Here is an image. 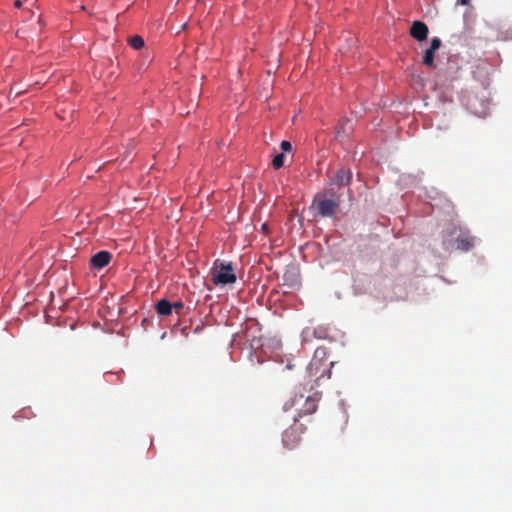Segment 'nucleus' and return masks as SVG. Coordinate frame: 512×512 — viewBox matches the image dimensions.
<instances>
[{
	"instance_id": "1",
	"label": "nucleus",
	"mask_w": 512,
	"mask_h": 512,
	"mask_svg": "<svg viewBox=\"0 0 512 512\" xmlns=\"http://www.w3.org/2000/svg\"><path fill=\"white\" fill-rule=\"evenodd\" d=\"M319 399L320 396L318 395V393L307 396H304L303 394H295L293 397H291L284 403L283 409L285 411L294 409V421L299 422L300 418L306 415H311L316 412L318 408Z\"/></svg>"
},
{
	"instance_id": "2",
	"label": "nucleus",
	"mask_w": 512,
	"mask_h": 512,
	"mask_svg": "<svg viewBox=\"0 0 512 512\" xmlns=\"http://www.w3.org/2000/svg\"><path fill=\"white\" fill-rule=\"evenodd\" d=\"M211 277L212 282L216 286L234 284L237 280L236 274L234 272V267L230 262L225 263L216 261L211 270Z\"/></svg>"
},
{
	"instance_id": "3",
	"label": "nucleus",
	"mask_w": 512,
	"mask_h": 512,
	"mask_svg": "<svg viewBox=\"0 0 512 512\" xmlns=\"http://www.w3.org/2000/svg\"><path fill=\"white\" fill-rule=\"evenodd\" d=\"M339 199L326 198L324 194H317L312 202L311 208L317 211L321 217H331L339 207Z\"/></svg>"
},
{
	"instance_id": "4",
	"label": "nucleus",
	"mask_w": 512,
	"mask_h": 512,
	"mask_svg": "<svg viewBox=\"0 0 512 512\" xmlns=\"http://www.w3.org/2000/svg\"><path fill=\"white\" fill-rule=\"evenodd\" d=\"M306 428L295 422L283 432L282 443L287 449H294L301 441V435L304 433Z\"/></svg>"
},
{
	"instance_id": "5",
	"label": "nucleus",
	"mask_w": 512,
	"mask_h": 512,
	"mask_svg": "<svg viewBox=\"0 0 512 512\" xmlns=\"http://www.w3.org/2000/svg\"><path fill=\"white\" fill-rule=\"evenodd\" d=\"M441 46V40L438 37H434L431 40L430 47L425 50L422 63L427 66L428 68H434V55L435 52L440 48Z\"/></svg>"
},
{
	"instance_id": "6",
	"label": "nucleus",
	"mask_w": 512,
	"mask_h": 512,
	"mask_svg": "<svg viewBox=\"0 0 512 512\" xmlns=\"http://www.w3.org/2000/svg\"><path fill=\"white\" fill-rule=\"evenodd\" d=\"M428 33V26L422 21H414L410 27V35L419 42L426 40Z\"/></svg>"
},
{
	"instance_id": "7",
	"label": "nucleus",
	"mask_w": 512,
	"mask_h": 512,
	"mask_svg": "<svg viewBox=\"0 0 512 512\" xmlns=\"http://www.w3.org/2000/svg\"><path fill=\"white\" fill-rule=\"evenodd\" d=\"M112 259V255L110 252L102 250L97 252L95 255L91 257V265L95 269H102L106 267Z\"/></svg>"
},
{
	"instance_id": "8",
	"label": "nucleus",
	"mask_w": 512,
	"mask_h": 512,
	"mask_svg": "<svg viewBox=\"0 0 512 512\" xmlns=\"http://www.w3.org/2000/svg\"><path fill=\"white\" fill-rule=\"evenodd\" d=\"M352 131L351 121L348 119L341 120L336 127V138L340 142H344L348 139L350 133Z\"/></svg>"
},
{
	"instance_id": "9",
	"label": "nucleus",
	"mask_w": 512,
	"mask_h": 512,
	"mask_svg": "<svg viewBox=\"0 0 512 512\" xmlns=\"http://www.w3.org/2000/svg\"><path fill=\"white\" fill-rule=\"evenodd\" d=\"M475 243V238L467 232H461L456 239L457 249L469 251Z\"/></svg>"
},
{
	"instance_id": "10",
	"label": "nucleus",
	"mask_w": 512,
	"mask_h": 512,
	"mask_svg": "<svg viewBox=\"0 0 512 512\" xmlns=\"http://www.w3.org/2000/svg\"><path fill=\"white\" fill-rule=\"evenodd\" d=\"M352 179V172L350 169L341 168L336 172L333 183L338 186H347L350 184Z\"/></svg>"
},
{
	"instance_id": "11",
	"label": "nucleus",
	"mask_w": 512,
	"mask_h": 512,
	"mask_svg": "<svg viewBox=\"0 0 512 512\" xmlns=\"http://www.w3.org/2000/svg\"><path fill=\"white\" fill-rule=\"evenodd\" d=\"M326 357V350L325 348H317L314 352L313 359L311 360L308 371L310 375H316V373H313V369H318L321 365V361Z\"/></svg>"
},
{
	"instance_id": "12",
	"label": "nucleus",
	"mask_w": 512,
	"mask_h": 512,
	"mask_svg": "<svg viewBox=\"0 0 512 512\" xmlns=\"http://www.w3.org/2000/svg\"><path fill=\"white\" fill-rule=\"evenodd\" d=\"M155 310L160 316H168L172 313L173 306L168 300L161 299L156 303Z\"/></svg>"
},
{
	"instance_id": "13",
	"label": "nucleus",
	"mask_w": 512,
	"mask_h": 512,
	"mask_svg": "<svg viewBox=\"0 0 512 512\" xmlns=\"http://www.w3.org/2000/svg\"><path fill=\"white\" fill-rule=\"evenodd\" d=\"M476 101H477L476 98L469 99L468 105H469L470 109L472 110V112L474 114H476L478 116H485L487 114L488 102L485 100L481 101L480 108L478 109L476 106Z\"/></svg>"
},
{
	"instance_id": "14",
	"label": "nucleus",
	"mask_w": 512,
	"mask_h": 512,
	"mask_svg": "<svg viewBox=\"0 0 512 512\" xmlns=\"http://www.w3.org/2000/svg\"><path fill=\"white\" fill-rule=\"evenodd\" d=\"M129 44L134 49H141L144 46V40L141 36L135 35L129 39Z\"/></svg>"
},
{
	"instance_id": "15",
	"label": "nucleus",
	"mask_w": 512,
	"mask_h": 512,
	"mask_svg": "<svg viewBox=\"0 0 512 512\" xmlns=\"http://www.w3.org/2000/svg\"><path fill=\"white\" fill-rule=\"evenodd\" d=\"M284 154L283 153H280V154H277L273 160H272V165L275 169H279L283 166L284 164Z\"/></svg>"
},
{
	"instance_id": "16",
	"label": "nucleus",
	"mask_w": 512,
	"mask_h": 512,
	"mask_svg": "<svg viewBox=\"0 0 512 512\" xmlns=\"http://www.w3.org/2000/svg\"><path fill=\"white\" fill-rule=\"evenodd\" d=\"M280 147L285 152L291 151V149H292L291 143L287 140H283L280 144Z\"/></svg>"
},
{
	"instance_id": "17",
	"label": "nucleus",
	"mask_w": 512,
	"mask_h": 512,
	"mask_svg": "<svg viewBox=\"0 0 512 512\" xmlns=\"http://www.w3.org/2000/svg\"><path fill=\"white\" fill-rule=\"evenodd\" d=\"M172 306L177 313H179L184 308V304L180 301L173 303Z\"/></svg>"
},
{
	"instance_id": "18",
	"label": "nucleus",
	"mask_w": 512,
	"mask_h": 512,
	"mask_svg": "<svg viewBox=\"0 0 512 512\" xmlns=\"http://www.w3.org/2000/svg\"><path fill=\"white\" fill-rule=\"evenodd\" d=\"M10 93H14V94H15V96H17V95L21 94V93H22V91H21V90H19L17 87L12 86V87H11V89H10Z\"/></svg>"
},
{
	"instance_id": "19",
	"label": "nucleus",
	"mask_w": 512,
	"mask_h": 512,
	"mask_svg": "<svg viewBox=\"0 0 512 512\" xmlns=\"http://www.w3.org/2000/svg\"><path fill=\"white\" fill-rule=\"evenodd\" d=\"M471 0H457V5H469Z\"/></svg>"
},
{
	"instance_id": "20",
	"label": "nucleus",
	"mask_w": 512,
	"mask_h": 512,
	"mask_svg": "<svg viewBox=\"0 0 512 512\" xmlns=\"http://www.w3.org/2000/svg\"><path fill=\"white\" fill-rule=\"evenodd\" d=\"M318 370H319V368L318 369H316V368L313 369V373H316V375H314V376L317 377V378L322 377L323 374H325V371H322V373L320 375H318Z\"/></svg>"
},
{
	"instance_id": "21",
	"label": "nucleus",
	"mask_w": 512,
	"mask_h": 512,
	"mask_svg": "<svg viewBox=\"0 0 512 512\" xmlns=\"http://www.w3.org/2000/svg\"><path fill=\"white\" fill-rule=\"evenodd\" d=\"M14 6H15L16 8H21V7H22V1H21V0H16V1L14 2Z\"/></svg>"
},
{
	"instance_id": "22",
	"label": "nucleus",
	"mask_w": 512,
	"mask_h": 512,
	"mask_svg": "<svg viewBox=\"0 0 512 512\" xmlns=\"http://www.w3.org/2000/svg\"><path fill=\"white\" fill-rule=\"evenodd\" d=\"M262 229H263V230H266V229H267V224H266V223H264V224L262 225Z\"/></svg>"
}]
</instances>
